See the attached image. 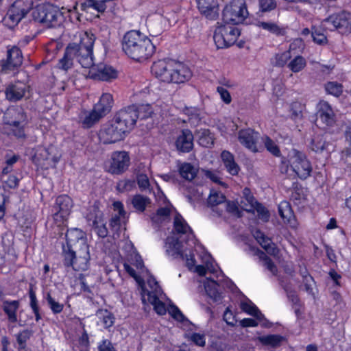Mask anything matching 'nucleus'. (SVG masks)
<instances>
[{
  "label": "nucleus",
  "instance_id": "nucleus-64",
  "mask_svg": "<svg viewBox=\"0 0 351 351\" xmlns=\"http://www.w3.org/2000/svg\"><path fill=\"white\" fill-rule=\"evenodd\" d=\"M217 91L220 95L221 99L225 104H229L231 102L232 97L226 88L222 86H218Z\"/></svg>",
  "mask_w": 351,
  "mask_h": 351
},
{
  "label": "nucleus",
  "instance_id": "nucleus-21",
  "mask_svg": "<svg viewBox=\"0 0 351 351\" xmlns=\"http://www.w3.org/2000/svg\"><path fill=\"white\" fill-rule=\"evenodd\" d=\"M175 145L180 153H189L193 148V134L189 129H184L177 137Z\"/></svg>",
  "mask_w": 351,
  "mask_h": 351
},
{
  "label": "nucleus",
  "instance_id": "nucleus-9",
  "mask_svg": "<svg viewBox=\"0 0 351 351\" xmlns=\"http://www.w3.org/2000/svg\"><path fill=\"white\" fill-rule=\"evenodd\" d=\"M322 25L329 31H337L341 34L351 32V13L343 11L330 15L322 21Z\"/></svg>",
  "mask_w": 351,
  "mask_h": 351
},
{
  "label": "nucleus",
  "instance_id": "nucleus-50",
  "mask_svg": "<svg viewBox=\"0 0 351 351\" xmlns=\"http://www.w3.org/2000/svg\"><path fill=\"white\" fill-rule=\"evenodd\" d=\"M306 64L305 59L301 56H298L289 63L288 67L291 71L298 73L305 67Z\"/></svg>",
  "mask_w": 351,
  "mask_h": 351
},
{
  "label": "nucleus",
  "instance_id": "nucleus-61",
  "mask_svg": "<svg viewBox=\"0 0 351 351\" xmlns=\"http://www.w3.org/2000/svg\"><path fill=\"white\" fill-rule=\"evenodd\" d=\"M98 351H117L112 343L108 339H103L97 346Z\"/></svg>",
  "mask_w": 351,
  "mask_h": 351
},
{
  "label": "nucleus",
  "instance_id": "nucleus-38",
  "mask_svg": "<svg viewBox=\"0 0 351 351\" xmlns=\"http://www.w3.org/2000/svg\"><path fill=\"white\" fill-rule=\"evenodd\" d=\"M96 315L101 319L105 328H109L113 326L115 317L114 315L106 309H98Z\"/></svg>",
  "mask_w": 351,
  "mask_h": 351
},
{
  "label": "nucleus",
  "instance_id": "nucleus-33",
  "mask_svg": "<svg viewBox=\"0 0 351 351\" xmlns=\"http://www.w3.org/2000/svg\"><path fill=\"white\" fill-rule=\"evenodd\" d=\"M113 0H86L81 4L82 10L92 8L97 12L104 13L107 8V3Z\"/></svg>",
  "mask_w": 351,
  "mask_h": 351
},
{
  "label": "nucleus",
  "instance_id": "nucleus-46",
  "mask_svg": "<svg viewBox=\"0 0 351 351\" xmlns=\"http://www.w3.org/2000/svg\"><path fill=\"white\" fill-rule=\"evenodd\" d=\"M45 298L49 308L53 314L56 315L62 312L64 309V304L56 301L55 298L52 297L50 292H47L45 294Z\"/></svg>",
  "mask_w": 351,
  "mask_h": 351
},
{
  "label": "nucleus",
  "instance_id": "nucleus-22",
  "mask_svg": "<svg viewBox=\"0 0 351 351\" xmlns=\"http://www.w3.org/2000/svg\"><path fill=\"white\" fill-rule=\"evenodd\" d=\"M29 86L26 84L19 81L10 84L5 90V97L13 102L21 100L25 96V93L29 90Z\"/></svg>",
  "mask_w": 351,
  "mask_h": 351
},
{
  "label": "nucleus",
  "instance_id": "nucleus-28",
  "mask_svg": "<svg viewBox=\"0 0 351 351\" xmlns=\"http://www.w3.org/2000/svg\"><path fill=\"white\" fill-rule=\"evenodd\" d=\"M221 158L227 171L232 176H237L240 167L235 162L234 155L229 151L224 150L221 154Z\"/></svg>",
  "mask_w": 351,
  "mask_h": 351
},
{
  "label": "nucleus",
  "instance_id": "nucleus-57",
  "mask_svg": "<svg viewBox=\"0 0 351 351\" xmlns=\"http://www.w3.org/2000/svg\"><path fill=\"white\" fill-rule=\"evenodd\" d=\"M34 162H40L41 160H47L49 159V154L48 149L45 147H39L33 156Z\"/></svg>",
  "mask_w": 351,
  "mask_h": 351
},
{
  "label": "nucleus",
  "instance_id": "nucleus-27",
  "mask_svg": "<svg viewBox=\"0 0 351 351\" xmlns=\"http://www.w3.org/2000/svg\"><path fill=\"white\" fill-rule=\"evenodd\" d=\"M113 104V97L110 93H104L98 103H97L93 109L102 117L109 113Z\"/></svg>",
  "mask_w": 351,
  "mask_h": 351
},
{
  "label": "nucleus",
  "instance_id": "nucleus-55",
  "mask_svg": "<svg viewBox=\"0 0 351 351\" xmlns=\"http://www.w3.org/2000/svg\"><path fill=\"white\" fill-rule=\"evenodd\" d=\"M199 144L203 147H208L214 144L213 137L208 130H204L199 138Z\"/></svg>",
  "mask_w": 351,
  "mask_h": 351
},
{
  "label": "nucleus",
  "instance_id": "nucleus-63",
  "mask_svg": "<svg viewBox=\"0 0 351 351\" xmlns=\"http://www.w3.org/2000/svg\"><path fill=\"white\" fill-rule=\"evenodd\" d=\"M171 314L172 317L178 322H184L189 320L185 317L181 311L175 305L171 306Z\"/></svg>",
  "mask_w": 351,
  "mask_h": 351
},
{
  "label": "nucleus",
  "instance_id": "nucleus-56",
  "mask_svg": "<svg viewBox=\"0 0 351 351\" xmlns=\"http://www.w3.org/2000/svg\"><path fill=\"white\" fill-rule=\"evenodd\" d=\"M136 183L141 191L149 189L150 187L149 178L144 173L137 175L136 184Z\"/></svg>",
  "mask_w": 351,
  "mask_h": 351
},
{
  "label": "nucleus",
  "instance_id": "nucleus-51",
  "mask_svg": "<svg viewBox=\"0 0 351 351\" xmlns=\"http://www.w3.org/2000/svg\"><path fill=\"white\" fill-rule=\"evenodd\" d=\"M258 10L266 13L274 10L277 7L276 0H258Z\"/></svg>",
  "mask_w": 351,
  "mask_h": 351
},
{
  "label": "nucleus",
  "instance_id": "nucleus-35",
  "mask_svg": "<svg viewBox=\"0 0 351 351\" xmlns=\"http://www.w3.org/2000/svg\"><path fill=\"white\" fill-rule=\"evenodd\" d=\"M330 143L326 141L323 135L315 136L310 143V148L315 153H322L324 150H328Z\"/></svg>",
  "mask_w": 351,
  "mask_h": 351
},
{
  "label": "nucleus",
  "instance_id": "nucleus-32",
  "mask_svg": "<svg viewBox=\"0 0 351 351\" xmlns=\"http://www.w3.org/2000/svg\"><path fill=\"white\" fill-rule=\"evenodd\" d=\"M28 295L29 298V307L35 316L36 322H38L42 319V316L40 313V308L34 290V285L32 283L29 285Z\"/></svg>",
  "mask_w": 351,
  "mask_h": 351
},
{
  "label": "nucleus",
  "instance_id": "nucleus-2",
  "mask_svg": "<svg viewBox=\"0 0 351 351\" xmlns=\"http://www.w3.org/2000/svg\"><path fill=\"white\" fill-rule=\"evenodd\" d=\"M134 105L129 106L117 111L112 120L100 132L104 143L111 144L123 138L136 125L137 117Z\"/></svg>",
  "mask_w": 351,
  "mask_h": 351
},
{
  "label": "nucleus",
  "instance_id": "nucleus-58",
  "mask_svg": "<svg viewBox=\"0 0 351 351\" xmlns=\"http://www.w3.org/2000/svg\"><path fill=\"white\" fill-rule=\"evenodd\" d=\"M263 261L264 266L270 271L273 275L276 276L278 268L273 261L263 252V256H261Z\"/></svg>",
  "mask_w": 351,
  "mask_h": 351
},
{
  "label": "nucleus",
  "instance_id": "nucleus-16",
  "mask_svg": "<svg viewBox=\"0 0 351 351\" xmlns=\"http://www.w3.org/2000/svg\"><path fill=\"white\" fill-rule=\"evenodd\" d=\"M130 165V158L125 151H115L112 153L109 171L112 174L120 175L128 170Z\"/></svg>",
  "mask_w": 351,
  "mask_h": 351
},
{
  "label": "nucleus",
  "instance_id": "nucleus-19",
  "mask_svg": "<svg viewBox=\"0 0 351 351\" xmlns=\"http://www.w3.org/2000/svg\"><path fill=\"white\" fill-rule=\"evenodd\" d=\"M200 14L208 20H215L219 16V5L217 0H196Z\"/></svg>",
  "mask_w": 351,
  "mask_h": 351
},
{
  "label": "nucleus",
  "instance_id": "nucleus-52",
  "mask_svg": "<svg viewBox=\"0 0 351 351\" xmlns=\"http://www.w3.org/2000/svg\"><path fill=\"white\" fill-rule=\"evenodd\" d=\"M184 113L187 115L191 120L198 122L201 120V110L197 107H185Z\"/></svg>",
  "mask_w": 351,
  "mask_h": 351
},
{
  "label": "nucleus",
  "instance_id": "nucleus-60",
  "mask_svg": "<svg viewBox=\"0 0 351 351\" xmlns=\"http://www.w3.org/2000/svg\"><path fill=\"white\" fill-rule=\"evenodd\" d=\"M240 307L243 311L252 315L257 308V306L250 300L241 302Z\"/></svg>",
  "mask_w": 351,
  "mask_h": 351
},
{
  "label": "nucleus",
  "instance_id": "nucleus-43",
  "mask_svg": "<svg viewBox=\"0 0 351 351\" xmlns=\"http://www.w3.org/2000/svg\"><path fill=\"white\" fill-rule=\"evenodd\" d=\"M327 94L339 97L343 93V86L337 82H328L324 84Z\"/></svg>",
  "mask_w": 351,
  "mask_h": 351
},
{
  "label": "nucleus",
  "instance_id": "nucleus-40",
  "mask_svg": "<svg viewBox=\"0 0 351 351\" xmlns=\"http://www.w3.org/2000/svg\"><path fill=\"white\" fill-rule=\"evenodd\" d=\"M278 213L285 222H290L293 217L290 204L287 201L282 202L278 205Z\"/></svg>",
  "mask_w": 351,
  "mask_h": 351
},
{
  "label": "nucleus",
  "instance_id": "nucleus-18",
  "mask_svg": "<svg viewBox=\"0 0 351 351\" xmlns=\"http://www.w3.org/2000/svg\"><path fill=\"white\" fill-rule=\"evenodd\" d=\"M317 116L326 126L332 127L336 123V114L328 101H320L319 102Z\"/></svg>",
  "mask_w": 351,
  "mask_h": 351
},
{
  "label": "nucleus",
  "instance_id": "nucleus-23",
  "mask_svg": "<svg viewBox=\"0 0 351 351\" xmlns=\"http://www.w3.org/2000/svg\"><path fill=\"white\" fill-rule=\"evenodd\" d=\"M89 75L94 80L110 82L117 77L118 72L110 66L100 65L97 66L96 72H95V69L92 67L89 71Z\"/></svg>",
  "mask_w": 351,
  "mask_h": 351
},
{
  "label": "nucleus",
  "instance_id": "nucleus-31",
  "mask_svg": "<svg viewBox=\"0 0 351 351\" xmlns=\"http://www.w3.org/2000/svg\"><path fill=\"white\" fill-rule=\"evenodd\" d=\"M258 340L263 346L275 348L280 347L287 339L280 335H267L258 337Z\"/></svg>",
  "mask_w": 351,
  "mask_h": 351
},
{
  "label": "nucleus",
  "instance_id": "nucleus-15",
  "mask_svg": "<svg viewBox=\"0 0 351 351\" xmlns=\"http://www.w3.org/2000/svg\"><path fill=\"white\" fill-rule=\"evenodd\" d=\"M73 203L67 195H59L53 206V219L56 222H64L70 215Z\"/></svg>",
  "mask_w": 351,
  "mask_h": 351
},
{
  "label": "nucleus",
  "instance_id": "nucleus-12",
  "mask_svg": "<svg viewBox=\"0 0 351 351\" xmlns=\"http://www.w3.org/2000/svg\"><path fill=\"white\" fill-rule=\"evenodd\" d=\"M22 51L16 46L8 47L6 58L0 60V73L9 74L19 69L23 63Z\"/></svg>",
  "mask_w": 351,
  "mask_h": 351
},
{
  "label": "nucleus",
  "instance_id": "nucleus-39",
  "mask_svg": "<svg viewBox=\"0 0 351 351\" xmlns=\"http://www.w3.org/2000/svg\"><path fill=\"white\" fill-rule=\"evenodd\" d=\"M258 26L276 36H284L285 34V29L275 23L262 21L258 23Z\"/></svg>",
  "mask_w": 351,
  "mask_h": 351
},
{
  "label": "nucleus",
  "instance_id": "nucleus-29",
  "mask_svg": "<svg viewBox=\"0 0 351 351\" xmlns=\"http://www.w3.org/2000/svg\"><path fill=\"white\" fill-rule=\"evenodd\" d=\"M148 285L151 287L152 290L149 291L143 288L142 289V296L143 298V300L144 301V298L147 296L148 302L151 304L154 305L160 301L158 298V293L160 291V288L158 282L154 279H149L148 280Z\"/></svg>",
  "mask_w": 351,
  "mask_h": 351
},
{
  "label": "nucleus",
  "instance_id": "nucleus-6",
  "mask_svg": "<svg viewBox=\"0 0 351 351\" xmlns=\"http://www.w3.org/2000/svg\"><path fill=\"white\" fill-rule=\"evenodd\" d=\"M248 16V11L244 0H232L226 5L222 13L223 23L232 25L242 23Z\"/></svg>",
  "mask_w": 351,
  "mask_h": 351
},
{
  "label": "nucleus",
  "instance_id": "nucleus-54",
  "mask_svg": "<svg viewBox=\"0 0 351 351\" xmlns=\"http://www.w3.org/2000/svg\"><path fill=\"white\" fill-rule=\"evenodd\" d=\"M291 58V53L289 51H284L281 53H278L275 56V62L274 65L276 66L282 67L284 66L287 61Z\"/></svg>",
  "mask_w": 351,
  "mask_h": 351
},
{
  "label": "nucleus",
  "instance_id": "nucleus-49",
  "mask_svg": "<svg viewBox=\"0 0 351 351\" xmlns=\"http://www.w3.org/2000/svg\"><path fill=\"white\" fill-rule=\"evenodd\" d=\"M134 110L136 111V115L137 119H146L151 117L153 113L152 108L150 105H141L136 106L134 105Z\"/></svg>",
  "mask_w": 351,
  "mask_h": 351
},
{
  "label": "nucleus",
  "instance_id": "nucleus-47",
  "mask_svg": "<svg viewBox=\"0 0 351 351\" xmlns=\"http://www.w3.org/2000/svg\"><path fill=\"white\" fill-rule=\"evenodd\" d=\"M136 188V180L134 179H125L117 182L116 189L119 193H125L132 191Z\"/></svg>",
  "mask_w": 351,
  "mask_h": 351
},
{
  "label": "nucleus",
  "instance_id": "nucleus-36",
  "mask_svg": "<svg viewBox=\"0 0 351 351\" xmlns=\"http://www.w3.org/2000/svg\"><path fill=\"white\" fill-rule=\"evenodd\" d=\"M226 202V196L220 193V192H213L211 193L208 198L207 202L208 205L212 208L213 212H216L217 215H221L223 210H216L215 209V206L221 204L222 203H225Z\"/></svg>",
  "mask_w": 351,
  "mask_h": 351
},
{
  "label": "nucleus",
  "instance_id": "nucleus-17",
  "mask_svg": "<svg viewBox=\"0 0 351 351\" xmlns=\"http://www.w3.org/2000/svg\"><path fill=\"white\" fill-rule=\"evenodd\" d=\"M172 64H173L172 61L166 62L163 60H159L153 63L151 71L160 81L170 83Z\"/></svg>",
  "mask_w": 351,
  "mask_h": 351
},
{
  "label": "nucleus",
  "instance_id": "nucleus-4",
  "mask_svg": "<svg viewBox=\"0 0 351 351\" xmlns=\"http://www.w3.org/2000/svg\"><path fill=\"white\" fill-rule=\"evenodd\" d=\"M26 124L27 116L22 108H10L3 117L1 132L7 136H14L18 139H25Z\"/></svg>",
  "mask_w": 351,
  "mask_h": 351
},
{
  "label": "nucleus",
  "instance_id": "nucleus-37",
  "mask_svg": "<svg viewBox=\"0 0 351 351\" xmlns=\"http://www.w3.org/2000/svg\"><path fill=\"white\" fill-rule=\"evenodd\" d=\"M178 171L184 179L191 181L196 176V171L194 167L189 162H183L179 165Z\"/></svg>",
  "mask_w": 351,
  "mask_h": 351
},
{
  "label": "nucleus",
  "instance_id": "nucleus-14",
  "mask_svg": "<svg viewBox=\"0 0 351 351\" xmlns=\"http://www.w3.org/2000/svg\"><path fill=\"white\" fill-rule=\"evenodd\" d=\"M65 246L80 249L82 254H88V245L86 233L79 228L68 229L65 234Z\"/></svg>",
  "mask_w": 351,
  "mask_h": 351
},
{
  "label": "nucleus",
  "instance_id": "nucleus-44",
  "mask_svg": "<svg viewBox=\"0 0 351 351\" xmlns=\"http://www.w3.org/2000/svg\"><path fill=\"white\" fill-rule=\"evenodd\" d=\"M101 118H102V117L93 109L83 119H81V123L84 128H90Z\"/></svg>",
  "mask_w": 351,
  "mask_h": 351
},
{
  "label": "nucleus",
  "instance_id": "nucleus-62",
  "mask_svg": "<svg viewBox=\"0 0 351 351\" xmlns=\"http://www.w3.org/2000/svg\"><path fill=\"white\" fill-rule=\"evenodd\" d=\"M278 280L280 286L283 289L285 293L293 289L291 280L287 276H278Z\"/></svg>",
  "mask_w": 351,
  "mask_h": 351
},
{
  "label": "nucleus",
  "instance_id": "nucleus-13",
  "mask_svg": "<svg viewBox=\"0 0 351 351\" xmlns=\"http://www.w3.org/2000/svg\"><path fill=\"white\" fill-rule=\"evenodd\" d=\"M291 154L292 158L291 167L298 178L301 180H306L311 176L313 168L306 154L296 149H293Z\"/></svg>",
  "mask_w": 351,
  "mask_h": 351
},
{
  "label": "nucleus",
  "instance_id": "nucleus-26",
  "mask_svg": "<svg viewBox=\"0 0 351 351\" xmlns=\"http://www.w3.org/2000/svg\"><path fill=\"white\" fill-rule=\"evenodd\" d=\"M1 307L9 322L12 324L17 322V311L20 308L19 300H3Z\"/></svg>",
  "mask_w": 351,
  "mask_h": 351
},
{
  "label": "nucleus",
  "instance_id": "nucleus-25",
  "mask_svg": "<svg viewBox=\"0 0 351 351\" xmlns=\"http://www.w3.org/2000/svg\"><path fill=\"white\" fill-rule=\"evenodd\" d=\"M173 229L176 233L181 234L180 239H182V235H185L186 239L183 240L186 243L194 237L192 230L179 214L176 215L174 218Z\"/></svg>",
  "mask_w": 351,
  "mask_h": 351
},
{
  "label": "nucleus",
  "instance_id": "nucleus-11",
  "mask_svg": "<svg viewBox=\"0 0 351 351\" xmlns=\"http://www.w3.org/2000/svg\"><path fill=\"white\" fill-rule=\"evenodd\" d=\"M261 138L258 132L250 128L240 130L237 134L240 144L252 153L261 152L263 149Z\"/></svg>",
  "mask_w": 351,
  "mask_h": 351
},
{
  "label": "nucleus",
  "instance_id": "nucleus-7",
  "mask_svg": "<svg viewBox=\"0 0 351 351\" xmlns=\"http://www.w3.org/2000/svg\"><path fill=\"white\" fill-rule=\"evenodd\" d=\"M216 27L213 40L217 49H226L233 45L240 36V30L234 25L223 23Z\"/></svg>",
  "mask_w": 351,
  "mask_h": 351
},
{
  "label": "nucleus",
  "instance_id": "nucleus-45",
  "mask_svg": "<svg viewBox=\"0 0 351 351\" xmlns=\"http://www.w3.org/2000/svg\"><path fill=\"white\" fill-rule=\"evenodd\" d=\"M86 219L92 228L97 226L104 221L103 213L95 208L87 215Z\"/></svg>",
  "mask_w": 351,
  "mask_h": 351
},
{
  "label": "nucleus",
  "instance_id": "nucleus-42",
  "mask_svg": "<svg viewBox=\"0 0 351 351\" xmlns=\"http://www.w3.org/2000/svg\"><path fill=\"white\" fill-rule=\"evenodd\" d=\"M33 335V331L29 329H25L16 335V341L19 344V350H25L27 347V341Z\"/></svg>",
  "mask_w": 351,
  "mask_h": 351
},
{
  "label": "nucleus",
  "instance_id": "nucleus-48",
  "mask_svg": "<svg viewBox=\"0 0 351 351\" xmlns=\"http://www.w3.org/2000/svg\"><path fill=\"white\" fill-rule=\"evenodd\" d=\"M247 212H251L255 210L257 212L258 217L263 221H267L270 217L268 210L258 202L253 206L251 208H245Z\"/></svg>",
  "mask_w": 351,
  "mask_h": 351
},
{
  "label": "nucleus",
  "instance_id": "nucleus-1",
  "mask_svg": "<svg viewBox=\"0 0 351 351\" xmlns=\"http://www.w3.org/2000/svg\"><path fill=\"white\" fill-rule=\"evenodd\" d=\"M95 39L93 34L89 35L85 33L81 37L79 43H69L64 50L63 57L58 61V67L66 71L73 67V60L75 59L82 67L92 68L94 66Z\"/></svg>",
  "mask_w": 351,
  "mask_h": 351
},
{
  "label": "nucleus",
  "instance_id": "nucleus-34",
  "mask_svg": "<svg viewBox=\"0 0 351 351\" xmlns=\"http://www.w3.org/2000/svg\"><path fill=\"white\" fill-rule=\"evenodd\" d=\"M151 202L152 201L149 197L141 194L134 195L131 202L135 210L139 213H143Z\"/></svg>",
  "mask_w": 351,
  "mask_h": 351
},
{
  "label": "nucleus",
  "instance_id": "nucleus-59",
  "mask_svg": "<svg viewBox=\"0 0 351 351\" xmlns=\"http://www.w3.org/2000/svg\"><path fill=\"white\" fill-rule=\"evenodd\" d=\"M259 243L268 253L271 254H276L277 248L275 246V244L273 243L270 239H269L267 237L265 236L263 239L261 240V241H259Z\"/></svg>",
  "mask_w": 351,
  "mask_h": 351
},
{
  "label": "nucleus",
  "instance_id": "nucleus-3",
  "mask_svg": "<svg viewBox=\"0 0 351 351\" xmlns=\"http://www.w3.org/2000/svg\"><path fill=\"white\" fill-rule=\"evenodd\" d=\"M121 46L125 54L137 62L147 60L156 50L152 40L138 30L127 32L122 38Z\"/></svg>",
  "mask_w": 351,
  "mask_h": 351
},
{
  "label": "nucleus",
  "instance_id": "nucleus-10",
  "mask_svg": "<svg viewBox=\"0 0 351 351\" xmlns=\"http://www.w3.org/2000/svg\"><path fill=\"white\" fill-rule=\"evenodd\" d=\"M32 0H15L8 9L5 21L10 27L16 26L32 9Z\"/></svg>",
  "mask_w": 351,
  "mask_h": 351
},
{
  "label": "nucleus",
  "instance_id": "nucleus-30",
  "mask_svg": "<svg viewBox=\"0 0 351 351\" xmlns=\"http://www.w3.org/2000/svg\"><path fill=\"white\" fill-rule=\"evenodd\" d=\"M219 283L210 278H207L204 283V289L208 296L211 298L213 302H218L221 300V293L219 290Z\"/></svg>",
  "mask_w": 351,
  "mask_h": 351
},
{
  "label": "nucleus",
  "instance_id": "nucleus-53",
  "mask_svg": "<svg viewBox=\"0 0 351 351\" xmlns=\"http://www.w3.org/2000/svg\"><path fill=\"white\" fill-rule=\"evenodd\" d=\"M78 279L80 280L81 291L85 293L86 298L92 300L93 298V293L91 290L92 286L88 284V282L84 275L80 274Z\"/></svg>",
  "mask_w": 351,
  "mask_h": 351
},
{
  "label": "nucleus",
  "instance_id": "nucleus-8",
  "mask_svg": "<svg viewBox=\"0 0 351 351\" xmlns=\"http://www.w3.org/2000/svg\"><path fill=\"white\" fill-rule=\"evenodd\" d=\"M77 250L76 248L65 246L64 243H62L61 252L62 264L66 269L72 268L75 271L86 270L88 268L89 253L86 254L81 252L77 255Z\"/></svg>",
  "mask_w": 351,
  "mask_h": 351
},
{
  "label": "nucleus",
  "instance_id": "nucleus-24",
  "mask_svg": "<svg viewBox=\"0 0 351 351\" xmlns=\"http://www.w3.org/2000/svg\"><path fill=\"white\" fill-rule=\"evenodd\" d=\"M182 239L174 237H168L166 239V252L169 256L174 258H180L184 259L182 252Z\"/></svg>",
  "mask_w": 351,
  "mask_h": 351
},
{
  "label": "nucleus",
  "instance_id": "nucleus-5",
  "mask_svg": "<svg viewBox=\"0 0 351 351\" xmlns=\"http://www.w3.org/2000/svg\"><path fill=\"white\" fill-rule=\"evenodd\" d=\"M33 19L47 27H56L63 21V14L59 8L51 3L38 5L32 12Z\"/></svg>",
  "mask_w": 351,
  "mask_h": 351
},
{
  "label": "nucleus",
  "instance_id": "nucleus-41",
  "mask_svg": "<svg viewBox=\"0 0 351 351\" xmlns=\"http://www.w3.org/2000/svg\"><path fill=\"white\" fill-rule=\"evenodd\" d=\"M264 143V146L266 149L276 157H280L281 156V152L279 147L275 143V142L268 136H264L261 138V143Z\"/></svg>",
  "mask_w": 351,
  "mask_h": 351
},
{
  "label": "nucleus",
  "instance_id": "nucleus-20",
  "mask_svg": "<svg viewBox=\"0 0 351 351\" xmlns=\"http://www.w3.org/2000/svg\"><path fill=\"white\" fill-rule=\"evenodd\" d=\"M170 83L181 84L189 81L192 77L191 69L181 62H175L172 64Z\"/></svg>",
  "mask_w": 351,
  "mask_h": 351
}]
</instances>
